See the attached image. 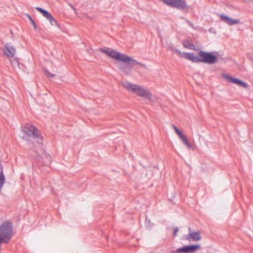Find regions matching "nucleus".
Instances as JSON below:
<instances>
[{
    "instance_id": "obj_4",
    "label": "nucleus",
    "mask_w": 253,
    "mask_h": 253,
    "mask_svg": "<svg viewBox=\"0 0 253 253\" xmlns=\"http://www.w3.org/2000/svg\"><path fill=\"white\" fill-rule=\"evenodd\" d=\"M22 131L28 137L33 138L38 143L42 144L43 138L37 128L30 124H27L22 127Z\"/></svg>"
},
{
    "instance_id": "obj_21",
    "label": "nucleus",
    "mask_w": 253,
    "mask_h": 253,
    "mask_svg": "<svg viewBox=\"0 0 253 253\" xmlns=\"http://www.w3.org/2000/svg\"><path fill=\"white\" fill-rule=\"evenodd\" d=\"M13 62H14V64L18 65V62L17 60H14Z\"/></svg>"
},
{
    "instance_id": "obj_9",
    "label": "nucleus",
    "mask_w": 253,
    "mask_h": 253,
    "mask_svg": "<svg viewBox=\"0 0 253 253\" xmlns=\"http://www.w3.org/2000/svg\"><path fill=\"white\" fill-rule=\"evenodd\" d=\"M4 54L7 57H13L16 53V48L11 43L8 42L5 44L3 49Z\"/></svg>"
},
{
    "instance_id": "obj_15",
    "label": "nucleus",
    "mask_w": 253,
    "mask_h": 253,
    "mask_svg": "<svg viewBox=\"0 0 253 253\" xmlns=\"http://www.w3.org/2000/svg\"><path fill=\"white\" fill-rule=\"evenodd\" d=\"M48 21H49L50 24L52 25V26H55V25H57V21H56V20L53 17V16H52L51 17V18H50Z\"/></svg>"
},
{
    "instance_id": "obj_12",
    "label": "nucleus",
    "mask_w": 253,
    "mask_h": 253,
    "mask_svg": "<svg viewBox=\"0 0 253 253\" xmlns=\"http://www.w3.org/2000/svg\"><path fill=\"white\" fill-rule=\"evenodd\" d=\"M220 17L221 19L225 23L229 25H234L235 24H238L240 23V21L238 19H234L232 18L228 17L225 15H220Z\"/></svg>"
},
{
    "instance_id": "obj_16",
    "label": "nucleus",
    "mask_w": 253,
    "mask_h": 253,
    "mask_svg": "<svg viewBox=\"0 0 253 253\" xmlns=\"http://www.w3.org/2000/svg\"><path fill=\"white\" fill-rule=\"evenodd\" d=\"M178 230H179V229L178 227H176L174 229V232H173V236H177V232H178Z\"/></svg>"
},
{
    "instance_id": "obj_2",
    "label": "nucleus",
    "mask_w": 253,
    "mask_h": 253,
    "mask_svg": "<svg viewBox=\"0 0 253 253\" xmlns=\"http://www.w3.org/2000/svg\"><path fill=\"white\" fill-rule=\"evenodd\" d=\"M177 55L181 58L189 60L193 62H202L213 64L218 61L217 57L210 52L203 51H199L197 54L193 53L182 52L178 49H174Z\"/></svg>"
},
{
    "instance_id": "obj_19",
    "label": "nucleus",
    "mask_w": 253,
    "mask_h": 253,
    "mask_svg": "<svg viewBox=\"0 0 253 253\" xmlns=\"http://www.w3.org/2000/svg\"><path fill=\"white\" fill-rule=\"evenodd\" d=\"M27 16L28 18V19L30 20L31 22L33 19H32V17L28 14H27Z\"/></svg>"
},
{
    "instance_id": "obj_8",
    "label": "nucleus",
    "mask_w": 253,
    "mask_h": 253,
    "mask_svg": "<svg viewBox=\"0 0 253 253\" xmlns=\"http://www.w3.org/2000/svg\"><path fill=\"white\" fill-rule=\"evenodd\" d=\"M37 156H35V159L38 161H42L44 163L47 164L51 161L50 157L45 153L43 149H41L39 151L36 152Z\"/></svg>"
},
{
    "instance_id": "obj_17",
    "label": "nucleus",
    "mask_w": 253,
    "mask_h": 253,
    "mask_svg": "<svg viewBox=\"0 0 253 253\" xmlns=\"http://www.w3.org/2000/svg\"><path fill=\"white\" fill-rule=\"evenodd\" d=\"M45 74L47 76H49L51 77H54L55 76V75L50 74L48 71H45Z\"/></svg>"
},
{
    "instance_id": "obj_11",
    "label": "nucleus",
    "mask_w": 253,
    "mask_h": 253,
    "mask_svg": "<svg viewBox=\"0 0 253 253\" xmlns=\"http://www.w3.org/2000/svg\"><path fill=\"white\" fill-rule=\"evenodd\" d=\"M186 240L191 242H198L201 240V236L199 231L190 232L188 236L185 238Z\"/></svg>"
},
{
    "instance_id": "obj_7",
    "label": "nucleus",
    "mask_w": 253,
    "mask_h": 253,
    "mask_svg": "<svg viewBox=\"0 0 253 253\" xmlns=\"http://www.w3.org/2000/svg\"><path fill=\"white\" fill-rule=\"evenodd\" d=\"M221 76L226 80L227 82L229 83H231L237 85H238L241 87H243L245 88H247L248 86V84L247 83L242 81L241 80L235 78L231 76H229L228 74L222 73L221 74Z\"/></svg>"
},
{
    "instance_id": "obj_14",
    "label": "nucleus",
    "mask_w": 253,
    "mask_h": 253,
    "mask_svg": "<svg viewBox=\"0 0 253 253\" xmlns=\"http://www.w3.org/2000/svg\"><path fill=\"white\" fill-rule=\"evenodd\" d=\"M183 45L185 48H187L190 49H195V45L188 40H185L183 41Z\"/></svg>"
},
{
    "instance_id": "obj_3",
    "label": "nucleus",
    "mask_w": 253,
    "mask_h": 253,
    "mask_svg": "<svg viewBox=\"0 0 253 253\" xmlns=\"http://www.w3.org/2000/svg\"><path fill=\"white\" fill-rule=\"evenodd\" d=\"M121 84L123 87L132 94L150 102L152 101V92L144 86L128 82H123Z\"/></svg>"
},
{
    "instance_id": "obj_13",
    "label": "nucleus",
    "mask_w": 253,
    "mask_h": 253,
    "mask_svg": "<svg viewBox=\"0 0 253 253\" xmlns=\"http://www.w3.org/2000/svg\"><path fill=\"white\" fill-rule=\"evenodd\" d=\"M36 9L42 13L43 16L47 20H49L52 16L50 13L41 7H36Z\"/></svg>"
},
{
    "instance_id": "obj_22",
    "label": "nucleus",
    "mask_w": 253,
    "mask_h": 253,
    "mask_svg": "<svg viewBox=\"0 0 253 253\" xmlns=\"http://www.w3.org/2000/svg\"><path fill=\"white\" fill-rule=\"evenodd\" d=\"M11 64H12L13 66H14V64H13V63L12 62H11Z\"/></svg>"
},
{
    "instance_id": "obj_5",
    "label": "nucleus",
    "mask_w": 253,
    "mask_h": 253,
    "mask_svg": "<svg viewBox=\"0 0 253 253\" xmlns=\"http://www.w3.org/2000/svg\"><path fill=\"white\" fill-rule=\"evenodd\" d=\"M201 249V246L200 244L190 245L184 246L176 250H173L171 253H190L195 252Z\"/></svg>"
},
{
    "instance_id": "obj_10",
    "label": "nucleus",
    "mask_w": 253,
    "mask_h": 253,
    "mask_svg": "<svg viewBox=\"0 0 253 253\" xmlns=\"http://www.w3.org/2000/svg\"><path fill=\"white\" fill-rule=\"evenodd\" d=\"M172 127L178 135V137L181 139L184 145L188 148L192 147L191 144L188 141L187 138L183 132L180 130L175 126L172 125Z\"/></svg>"
},
{
    "instance_id": "obj_20",
    "label": "nucleus",
    "mask_w": 253,
    "mask_h": 253,
    "mask_svg": "<svg viewBox=\"0 0 253 253\" xmlns=\"http://www.w3.org/2000/svg\"><path fill=\"white\" fill-rule=\"evenodd\" d=\"M187 22L189 23V24L190 25V26H191L192 27H193V24H192L190 21H187Z\"/></svg>"
},
{
    "instance_id": "obj_6",
    "label": "nucleus",
    "mask_w": 253,
    "mask_h": 253,
    "mask_svg": "<svg viewBox=\"0 0 253 253\" xmlns=\"http://www.w3.org/2000/svg\"><path fill=\"white\" fill-rule=\"evenodd\" d=\"M168 5L176 7L178 9H185L187 5L184 0H161Z\"/></svg>"
},
{
    "instance_id": "obj_1",
    "label": "nucleus",
    "mask_w": 253,
    "mask_h": 253,
    "mask_svg": "<svg viewBox=\"0 0 253 253\" xmlns=\"http://www.w3.org/2000/svg\"><path fill=\"white\" fill-rule=\"evenodd\" d=\"M101 51L111 58L124 63V64H119L118 68L121 72L126 76H129L131 75L133 66L135 64L140 65L142 67H145L144 64L138 62L132 57L127 56L126 54L122 53L111 48H102Z\"/></svg>"
},
{
    "instance_id": "obj_18",
    "label": "nucleus",
    "mask_w": 253,
    "mask_h": 253,
    "mask_svg": "<svg viewBox=\"0 0 253 253\" xmlns=\"http://www.w3.org/2000/svg\"><path fill=\"white\" fill-rule=\"evenodd\" d=\"M31 22V23H32V25L33 26V27H34V29H35V30H37V26L36 24V23L35 22V21H34V20H32Z\"/></svg>"
}]
</instances>
